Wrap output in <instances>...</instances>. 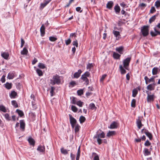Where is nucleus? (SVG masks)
Segmentation results:
<instances>
[{
  "label": "nucleus",
  "mask_w": 160,
  "mask_h": 160,
  "mask_svg": "<svg viewBox=\"0 0 160 160\" xmlns=\"http://www.w3.org/2000/svg\"><path fill=\"white\" fill-rule=\"evenodd\" d=\"M16 112L18 113V115L21 117L24 115L23 113L21 110L17 109L16 111Z\"/></svg>",
  "instance_id": "ea45409f"
},
{
  "label": "nucleus",
  "mask_w": 160,
  "mask_h": 160,
  "mask_svg": "<svg viewBox=\"0 0 160 160\" xmlns=\"http://www.w3.org/2000/svg\"><path fill=\"white\" fill-rule=\"evenodd\" d=\"M37 150L40 152H43L45 151V148L42 146H40L37 148Z\"/></svg>",
  "instance_id": "bb28decb"
},
{
  "label": "nucleus",
  "mask_w": 160,
  "mask_h": 160,
  "mask_svg": "<svg viewBox=\"0 0 160 160\" xmlns=\"http://www.w3.org/2000/svg\"><path fill=\"white\" fill-rule=\"evenodd\" d=\"M158 68L156 67H154L152 70V74L153 75H156L158 73Z\"/></svg>",
  "instance_id": "c85d7f7f"
},
{
  "label": "nucleus",
  "mask_w": 160,
  "mask_h": 160,
  "mask_svg": "<svg viewBox=\"0 0 160 160\" xmlns=\"http://www.w3.org/2000/svg\"><path fill=\"white\" fill-rule=\"evenodd\" d=\"M155 6L157 8L160 7V1L159 0H157L155 2Z\"/></svg>",
  "instance_id": "4d7b16f0"
},
{
  "label": "nucleus",
  "mask_w": 160,
  "mask_h": 160,
  "mask_svg": "<svg viewBox=\"0 0 160 160\" xmlns=\"http://www.w3.org/2000/svg\"><path fill=\"white\" fill-rule=\"evenodd\" d=\"M69 115L70 119V122L71 125H72L74 124L77 123V121L76 119L72 117L71 115L69 114Z\"/></svg>",
  "instance_id": "6e6552de"
},
{
  "label": "nucleus",
  "mask_w": 160,
  "mask_h": 160,
  "mask_svg": "<svg viewBox=\"0 0 160 160\" xmlns=\"http://www.w3.org/2000/svg\"><path fill=\"white\" fill-rule=\"evenodd\" d=\"M81 79L83 80L84 82H85L84 84H85L86 85H87L89 84V81L87 78L83 77V75H82L81 77Z\"/></svg>",
  "instance_id": "dca6fc26"
},
{
  "label": "nucleus",
  "mask_w": 160,
  "mask_h": 160,
  "mask_svg": "<svg viewBox=\"0 0 160 160\" xmlns=\"http://www.w3.org/2000/svg\"><path fill=\"white\" fill-rule=\"evenodd\" d=\"M38 60L37 58H34L32 62V65L35 64L37 62H38Z\"/></svg>",
  "instance_id": "774afa93"
},
{
  "label": "nucleus",
  "mask_w": 160,
  "mask_h": 160,
  "mask_svg": "<svg viewBox=\"0 0 160 160\" xmlns=\"http://www.w3.org/2000/svg\"><path fill=\"white\" fill-rule=\"evenodd\" d=\"M52 0H44V2L41 4L40 8L43 9Z\"/></svg>",
  "instance_id": "0eeeda50"
},
{
  "label": "nucleus",
  "mask_w": 160,
  "mask_h": 160,
  "mask_svg": "<svg viewBox=\"0 0 160 160\" xmlns=\"http://www.w3.org/2000/svg\"><path fill=\"white\" fill-rule=\"evenodd\" d=\"M136 124L138 128L139 129H140L141 127L143 126V125L142 124L141 122V121L139 119V118H138L137 120Z\"/></svg>",
  "instance_id": "6ab92c4d"
},
{
  "label": "nucleus",
  "mask_w": 160,
  "mask_h": 160,
  "mask_svg": "<svg viewBox=\"0 0 160 160\" xmlns=\"http://www.w3.org/2000/svg\"><path fill=\"white\" fill-rule=\"evenodd\" d=\"M146 93L147 94V101L148 103H151L154 100L155 98V96L154 94H150L151 93L148 91H146Z\"/></svg>",
  "instance_id": "7ed1b4c3"
},
{
  "label": "nucleus",
  "mask_w": 160,
  "mask_h": 160,
  "mask_svg": "<svg viewBox=\"0 0 160 160\" xmlns=\"http://www.w3.org/2000/svg\"><path fill=\"white\" fill-rule=\"evenodd\" d=\"M149 26H143L141 29V31L143 36L144 37L148 35L149 34Z\"/></svg>",
  "instance_id": "20e7f679"
},
{
  "label": "nucleus",
  "mask_w": 160,
  "mask_h": 160,
  "mask_svg": "<svg viewBox=\"0 0 160 160\" xmlns=\"http://www.w3.org/2000/svg\"><path fill=\"white\" fill-rule=\"evenodd\" d=\"M38 67L40 68L43 69L45 68L46 66L44 64L39 62L38 63Z\"/></svg>",
  "instance_id": "e433bc0d"
},
{
  "label": "nucleus",
  "mask_w": 160,
  "mask_h": 160,
  "mask_svg": "<svg viewBox=\"0 0 160 160\" xmlns=\"http://www.w3.org/2000/svg\"><path fill=\"white\" fill-rule=\"evenodd\" d=\"M156 11V9L154 7H152L150 10V12L151 13H153Z\"/></svg>",
  "instance_id": "e2e57ef3"
},
{
  "label": "nucleus",
  "mask_w": 160,
  "mask_h": 160,
  "mask_svg": "<svg viewBox=\"0 0 160 160\" xmlns=\"http://www.w3.org/2000/svg\"><path fill=\"white\" fill-rule=\"evenodd\" d=\"M28 140L30 145H32L33 146H34L35 141L31 137H29Z\"/></svg>",
  "instance_id": "4468645a"
},
{
  "label": "nucleus",
  "mask_w": 160,
  "mask_h": 160,
  "mask_svg": "<svg viewBox=\"0 0 160 160\" xmlns=\"http://www.w3.org/2000/svg\"><path fill=\"white\" fill-rule=\"evenodd\" d=\"M119 69L121 74H124L126 73V70L123 68L122 65H120Z\"/></svg>",
  "instance_id": "393cba45"
},
{
  "label": "nucleus",
  "mask_w": 160,
  "mask_h": 160,
  "mask_svg": "<svg viewBox=\"0 0 160 160\" xmlns=\"http://www.w3.org/2000/svg\"><path fill=\"white\" fill-rule=\"evenodd\" d=\"M57 40L56 37L51 36L49 37V40L51 42H54Z\"/></svg>",
  "instance_id": "79ce46f5"
},
{
  "label": "nucleus",
  "mask_w": 160,
  "mask_h": 160,
  "mask_svg": "<svg viewBox=\"0 0 160 160\" xmlns=\"http://www.w3.org/2000/svg\"><path fill=\"white\" fill-rule=\"evenodd\" d=\"M12 105L14 106V107L15 108H18V104L16 102V101L15 100L12 101L11 102Z\"/></svg>",
  "instance_id": "09e8293b"
},
{
  "label": "nucleus",
  "mask_w": 160,
  "mask_h": 160,
  "mask_svg": "<svg viewBox=\"0 0 160 160\" xmlns=\"http://www.w3.org/2000/svg\"><path fill=\"white\" fill-rule=\"evenodd\" d=\"M92 155H95L93 158V160H99V157L98 155L95 152H93L92 153Z\"/></svg>",
  "instance_id": "c03bdc74"
},
{
  "label": "nucleus",
  "mask_w": 160,
  "mask_h": 160,
  "mask_svg": "<svg viewBox=\"0 0 160 160\" xmlns=\"http://www.w3.org/2000/svg\"><path fill=\"white\" fill-rule=\"evenodd\" d=\"M51 89L50 91V95L51 97H52L53 96V92L54 91L55 89V88L53 87H51Z\"/></svg>",
  "instance_id": "603ef678"
},
{
  "label": "nucleus",
  "mask_w": 160,
  "mask_h": 160,
  "mask_svg": "<svg viewBox=\"0 0 160 160\" xmlns=\"http://www.w3.org/2000/svg\"><path fill=\"white\" fill-rule=\"evenodd\" d=\"M114 9L116 13H119L120 11V7L118 5H116L115 6Z\"/></svg>",
  "instance_id": "473e14b6"
},
{
  "label": "nucleus",
  "mask_w": 160,
  "mask_h": 160,
  "mask_svg": "<svg viewBox=\"0 0 160 160\" xmlns=\"http://www.w3.org/2000/svg\"><path fill=\"white\" fill-rule=\"evenodd\" d=\"M45 28L43 25H42L40 29V31L41 32V36L43 37L45 34Z\"/></svg>",
  "instance_id": "a211bd4d"
},
{
  "label": "nucleus",
  "mask_w": 160,
  "mask_h": 160,
  "mask_svg": "<svg viewBox=\"0 0 160 160\" xmlns=\"http://www.w3.org/2000/svg\"><path fill=\"white\" fill-rule=\"evenodd\" d=\"M116 134V132L115 131H109L107 134V136L108 137H110L113 136Z\"/></svg>",
  "instance_id": "f3484780"
},
{
  "label": "nucleus",
  "mask_w": 160,
  "mask_h": 160,
  "mask_svg": "<svg viewBox=\"0 0 160 160\" xmlns=\"http://www.w3.org/2000/svg\"><path fill=\"white\" fill-rule=\"evenodd\" d=\"M32 108H33V110H35L37 108V105L34 103V102H33V101L32 102Z\"/></svg>",
  "instance_id": "0e129e2a"
},
{
  "label": "nucleus",
  "mask_w": 160,
  "mask_h": 160,
  "mask_svg": "<svg viewBox=\"0 0 160 160\" xmlns=\"http://www.w3.org/2000/svg\"><path fill=\"white\" fill-rule=\"evenodd\" d=\"M112 33L114 36L116 37V40H118L120 38V35L119 32L114 30L113 31Z\"/></svg>",
  "instance_id": "1a4fd4ad"
},
{
  "label": "nucleus",
  "mask_w": 160,
  "mask_h": 160,
  "mask_svg": "<svg viewBox=\"0 0 160 160\" xmlns=\"http://www.w3.org/2000/svg\"><path fill=\"white\" fill-rule=\"evenodd\" d=\"M69 150H67L64 149L63 148H62L61 149V152L63 154L66 155L68 153V152Z\"/></svg>",
  "instance_id": "4c0bfd02"
},
{
  "label": "nucleus",
  "mask_w": 160,
  "mask_h": 160,
  "mask_svg": "<svg viewBox=\"0 0 160 160\" xmlns=\"http://www.w3.org/2000/svg\"><path fill=\"white\" fill-rule=\"evenodd\" d=\"M69 84L72 86V87H74L76 85V83L75 81H72L70 82Z\"/></svg>",
  "instance_id": "69168bd1"
},
{
  "label": "nucleus",
  "mask_w": 160,
  "mask_h": 160,
  "mask_svg": "<svg viewBox=\"0 0 160 160\" xmlns=\"http://www.w3.org/2000/svg\"><path fill=\"white\" fill-rule=\"evenodd\" d=\"M0 111H2L4 112H7L6 107L3 105H0Z\"/></svg>",
  "instance_id": "c756f323"
},
{
  "label": "nucleus",
  "mask_w": 160,
  "mask_h": 160,
  "mask_svg": "<svg viewBox=\"0 0 160 160\" xmlns=\"http://www.w3.org/2000/svg\"><path fill=\"white\" fill-rule=\"evenodd\" d=\"M20 128L22 129V131H23L25 130V124L23 120H21L20 121Z\"/></svg>",
  "instance_id": "f8f14e48"
},
{
  "label": "nucleus",
  "mask_w": 160,
  "mask_h": 160,
  "mask_svg": "<svg viewBox=\"0 0 160 160\" xmlns=\"http://www.w3.org/2000/svg\"><path fill=\"white\" fill-rule=\"evenodd\" d=\"M12 84L7 82L6 84H4L5 87L8 89H10L12 88Z\"/></svg>",
  "instance_id": "72a5a7b5"
},
{
  "label": "nucleus",
  "mask_w": 160,
  "mask_h": 160,
  "mask_svg": "<svg viewBox=\"0 0 160 160\" xmlns=\"http://www.w3.org/2000/svg\"><path fill=\"white\" fill-rule=\"evenodd\" d=\"M123 47L121 46L118 47H117L116 48V50L120 54H122L123 53Z\"/></svg>",
  "instance_id": "9d476101"
},
{
  "label": "nucleus",
  "mask_w": 160,
  "mask_h": 160,
  "mask_svg": "<svg viewBox=\"0 0 160 160\" xmlns=\"http://www.w3.org/2000/svg\"><path fill=\"white\" fill-rule=\"evenodd\" d=\"M151 144V143L148 140H147L144 143V145L146 146H148Z\"/></svg>",
  "instance_id": "680f3d73"
},
{
  "label": "nucleus",
  "mask_w": 160,
  "mask_h": 160,
  "mask_svg": "<svg viewBox=\"0 0 160 160\" xmlns=\"http://www.w3.org/2000/svg\"><path fill=\"white\" fill-rule=\"evenodd\" d=\"M143 152L145 156H148L151 154L150 152L146 148L144 149Z\"/></svg>",
  "instance_id": "7c9ffc66"
},
{
  "label": "nucleus",
  "mask_w": 160,
  "mask_h": 160,
  "mask_svg": "<svg viewBox=\"0 0 160 160\" xmlns=\"http://www.w3.org/2000/svg\"><path fill=\"white\" fill-rule=\"evenodd\" d=\"M146 135L149 138L150 140H151L152 139V134L149 132L148 130H145V131L144 132Z\"/></svg>",
  "instance_id": "aec40b11"
},
{
  "label": "nucleus",
  "mask_w": 160,
  "mask_h": 160,
  "mask_svg": "<svg viewBox=\"0 0 160 160\" xmlns=\"http://www.w3.org/2000/svg\"><path fill=\"white\" fill-rule=\"evenodd\" d=\"M90 108L92 110H96V107L93 103H91L89 105Z\"/></svg>",
  "instance_id": "a19ab883"
},
{
  "label": "nucleus",
  "mask_w": 160,
  "mask_h": 160,
  "mask_svg": "<svg viewBox=\"0 0 160 160\" xmlns=\"http://www.w3.org/2000/svg\"><path fill=\"white\" fill-rule=\"evenodd\" d=\"M77 93L78 95L81 96L83 93V90L81 89L77 91Z\"/></svg>",
  "instance_id": "3c124183"
},
{
  "label": "nucleus",
  "mask_w": 160,
  "mask_h": 160,
  "mask_svg": "<svg viewBox=\"0 0 160 160\" xmlns=\"http://www.w3.org/2000/svg\"><path fill=\"white\" fill-rule=\"evenodd\" d=\"M107 75L106 74H104L100 78V81L101 82H103L104 79H105Z\"/></svg>",
  "instance_id": "6e6d98bb"
},
{
  "label": "nucleus",
  "mask_w": 160,
  "mask_h": 160,
  "mask_svg": "<svg viewBox=\"0 0 160 160\" xmlns=\"http://www.w3.org/2000/svg\"><path fill=\"white\" fill-rule=\"evenodd\" d=\"M65 41L66 45L67 46L69 45L71 42V40L70 38H68L67 40H65Z\"/></svg>",
  "instance_id": "864d4df0"
},
{
  "label": "nucleus",
  "mask_w": 160,
  "mask_h": 160,
  "mask_svg": "<svg viewBox=\"0 0 160 160\" xmlns=\"http://www.w3.org/2000/svg\"><path fill=\"white\" fill-rule=\"evenodd\" d=\"M82 71L81 69H79L78 72H76L74 74L73 77L75 78H78L80 76Z\"/></svg>",
  "instance_id": "ddd939ff"
},
{
  "label": "nucleus",
  "mask_w": 160,
  "mask_h": 160,
  "mask_svg": "<svg viewBox=\"0 0 160 160\" xmlns=\"http://www.w3.org/2000/svg\"><path fill=\"white\" fill-rule=\"evenodd\" d=\"M82 75H83V77H86V78L89 77L90 76V73L88 72H86L83 74Z\"/></svg>",
  "instance_id": "13d9d810"
},
{
  "label": "nucleus",
  "mask_w": 160,
  "mask_h": 160,
  "mask_svg": "<svg viewBox=\"0 0 160 160\" xmlns=\"http://www.w3.org/2000/svg\"><path fill=\"white\" fill-rule=\"evenodd\" d=\"M155 85L154 83L152 84H149L147 86V88L150 91L154 90L155 88Z\"/></svg>",
  "instance_id": "2eb2a0df"
},
{
  "label": "nucleus",
  "mask_w": 160,
  "mask_h": 160,
  "mask_svg": "<svg viewBox=\"0 0 160 160\" xmlns=\"http://www.w3.org/2000/svg\"><path fill=\"white\" fill-rule=\"evenodd\" d=\"M4 116L5 119L8 121H9L11 120V118L9 115L8 113H6L4 115Z\"/></svg>",
  "instance_id": "8fccbe9b"
},
{
  "label": "nucleus",
  "mask_w": 160,
  "mask_h": 160,
  "mask_svg": "<svg viewBox=\"0 0 160 160\" xmlns=\"http://www.w3.org/2000/svg\"><path fill=\"white\" fill-rule=\"evenodd\" d=\"M121 55L116 52H114L113 54V57L115 59H119Z\"/></svg>",
  "instance_id": "a878e982"
},
{
  "label": "nucleus",
  "mask_w": 160,
  "mask_h": 160,
  "mask_svg": "<svg viewBox=\"0 0 160 160\" xmlns=\"http://www.w3.org/2000/svg\"><path fill=\"white\" fill-rule=\"evenodd\" d=\"M138 92V91L136 89H134L132 91V96L133 97H135L136 96Z\"/></svg>",
  "instance_id": "a18cd8bd"
},
{
  "label": "nucleus",
  "mask_w": 160,
  "mask_h": 160,
  "mask_svg": "<svg viewBox=\"0 0 160 160\" xmlns=\"http://www.w3.org/2000/svg\"><path fill=\"white\" fill-rule=\"evenodd\" d=\"M72 44L73 45L76 46V47H78V43L77 42V41L76 39L73 41L72 42Z\"/></svg>",
  "instance_id": "052dcab7"
},
{
  "label": "nucleus",
  "mask_w": 160,
  "mask_h": 160,
  "mask_svg": "<svg viewBox=\"0 0 160 160\" xmlns=\"http://www.w3.org/2000/svg\"><path fill=\"white\" fill-rule=\"evenodd\" d=\"M71 109L74 112H76L78 111V108L74 106H71Z\"/></svg>",
  "instance_id": "5fc2aeb1"
},
{
  "label": "nucleus",
  "mask_w": 160,
  "mask_h": 160,
  "mask_svg": "<svg viewBox=\"0 0 160 160\" xmlns=\"http://www.w3.org/2000/svg\"><path fill=\"white\" fill-rule=\"evenodd\" d=\"M77 101V98L73 97H72V99L71 100V103L73 104H76Z\"/></svg>",
  "instance_id": "49530a36"
},
{
  "label": "nucleus",
  "mask_w": 160,
  "mask_h": 160,
  "mask_svg": "<svg viewBox=\"0 0 160 160\" xmlns=\"http://www.w3.org/2000/svg\"><path fill=\"white\" fill-rule=\"evenodd\" d=\"M17 95V93L15 91H12L11 93L10 94V97L11 98H15Z\"/></svg>",
  "instance_id": "4be33fe9"
},
{
  "label": "nucleus",
  "mask_w": 160,
  "mask_h": 160,
  "mask_svg": "<svg viewBox=\"0 0 160 160\" xmlns=\"http://www.w3.org/2000/svg\"><path fill=\"white\" fill-rule=\"evenodd\" d=\"M105 137V133L99 130L97 132L96 134L93 137L94 138H96L97 141L99 145L102 143V140L101 138H104Z\"/></svg>",
  "instance_id": "f257e3e1"
},
{
  "label": "nucleus",
  "mask_w": 160,
  "mask_h": 160,
  "mask_svg": "<svg viewBox=\"0 0 160 160\" xmlns=\"http://www.w3.org/2000/svg\"><path fill=\"white\" fill-rule=\"evenodd\" d=\"M24 43V41L22 38L21 39V45L20 46L21 48H22L23 47Z\"/></svg>",
  "instance_id": "338daca9"
},
{
  "label": "nucleus",
  "mask_w": 160,
  "mask_h": 160,
  "mask_svg": "<svg viewBox=\"0 0 160 160\" xmlns=\"http://www.w3.org/2000/svg\"><path fill=\"white\" fill-rule=\"evenodd\" d=\"M83 102L81 101L80 100L78 101L76 103L77 105L80 107H81L82 106Z\"/></svg>",
  "instance_id": "de8ad7c7"
},
{
  "label": "nucleus",
  "mask_w": 160,
  "mask_h": 160,
  "mask_svg": "<svg viewBox=\"0 0 160 160\" xmlns=\"http://www.w3.org/2000/svg\"><path fill=\"white\" fill-rule=\"evenodd\" d=\"M154 30L155 31L154 32L152 31H151L150 34L151 36H155L158 35H160V32L157 31L155 28H154Z\"/></svg>",
  "instance_id": "9b49d317"
},
{
  "label": "nucleus",
  "mask_w": 160,
  "mask_h": 160,
  "mask_svg": "<svg viewBox=\"0 0 160 160\" xmlns=\"http://www.w3.org/2000/svg\"><path fill=\"white\" fill-rule=\"evenodd\" d=\"M119 126V124L117 121L112 122L110 126H108V128L110 129H116Z\"/></svg>",
  "instance_id": "423d86ee"
},
{
  "label": "nucleus",
  "mask_w": 160,
  "mask_h": 160,
  "mask_svg": "<svg viewBox=\"0 0 160 160\" xmlns=\"http://www.w3.org/2000/svg\"><path fill=\"white\" fill-rule=\"evenodd\" d=\"M28 52L27 49L25 47H24L22 51H21V54L22 55H26L28 54Z\"/></svg>",
  "instance_id": "cd10ccee"
},
{
  "label": "nucleus",
  "mask_w": 160,
  "mask_h": 160,
  "mask_svg": "<svg viewBox=\"0 0 160 160\" xmlns=\"http://www.w3.org/2000/svg\"><path fill=\"white\" fill-rule=\"evenodd\" d=\"M1 56L4 59H7L9 56V54L8 52H4L1 54Z\"/></svg>",
  "instance_id": "b1692460"
},
{
  "label": "nucleus",
  "mask_w": 160,
  "mask_h": 160,
  "mask_svg": "<svg viewBox=\"0 0 160 160\" xmlns=\"http://www.w3.org/2000/svg\"><path fill=\"white\" fill-rule=\"evenodd\" d=\"M158 13H157L151 17L149 20V22L150 23H151L152 22H153L156 19V17L158 16Z\"/></svg>",
  "instance_id": "5701e85b"
},
{
  "label": "nucleus",
  "mask_w": 160,
  "mask_h": 160,
  "mask_svg": "<svg viewBox=\"0 0 160 160\" xmlns=\"http://www.w3.org/2000/svg\"><path fill=\"white\" fill-rule=\"evenodd\" d=\"M36 71L37 73L39 76L41 77L43 75L42 72L40 69L38 68H37Z\"/></svg>",
  "instance_id": "2f4dec72"
},
{
  "label": "nucleus",
  "mask_w": 160,
  "mask_h": 160,
  "mask_svg": "<svg viewBox=\"0 0 160 160\" xmlns=\"http://www.w3.org/2000/svg\"><path fill=\"white\" fill-rule=\"evenodd\" d=\"M85 120L86 118L84 116H81L79 118V121L80 123L82 124L85 121Z\"/></svg>",
  "instance_id": "f704fd0d"
},
{
  "label": "nucleus",
  "mask_w": 160,
  "mask_h": 160,
  "mask_svg": "<svg viewBox=\"0 0 160 160\" xmlns=\"http://www.w3.org/2000/svg\"><path fill=\"white\" fill-rule=\"evenodd\" d=\"M80 128V126L78 124H77L76 126L74 128L75 132L76 133L78 132Z\"/></svg>",
  "instance_id": "58836bf2"
},
{
  "label": "nucleus",
  "mask_w": 160,
  "mask_h": 160,
  "mask_svg": "<svg viewBox=\"0 0 160 160\" xmlns=\"http://www.w3.org/2000/svg\"><path fill=\"white\" fill-rule=\"evenodd\" d=\"M136 100L134 99H133L131 103V106L133 108H135L136 107Z\"/></svg>",
  "instance_id": "37998d69"
},
{
  "label": "nucleus",
  "mask_w": 160,
  "mask_h": 160,
  "mask_svg": "<svg viewBox=\"0 0 160 160\" xmlns=\"http://www.w3.org/2000/svg\"><path fill=\"white\" fill-rule=\"evenodd\" d=\"M93 67V65L92 63H89L87 65V69H90Z\"/></svg>",
  "instance_id": "bf43d9fd"
},
{
  "label": "nucleus",
  "mask_w": 160,
  "mask_h": 160,
  "mask_svg": "<svg viewBox=\"0 0 160 160\" xmlns=\"http://www.w3.org/2000/svg\"><path fill=\"white\" fill-rule=\"evenodd\" d=\"M113 3L112 1L109 2L107 4V8L110 9H111L113 6Z\"/></svg>",
  "instance_id": "412c9836"
},
{
  "label": "nucleus",
  "mask_w": 160,
  "mask_h": 160,
  "mask_svg": "<svg viewBox=\"0 0 160 160\" xmlns=\"http://www.w3.org/2000/svg\"><path fill=\"white\" fill-rule=\"evenodd\" d=\"M50 81V83L53 85L56 84L59 85L61 82L60 77L57 74L53 76L52 79H51Z\"/></svg>",
  "instance_id": "f03ea898"
},
{
  "label": "nucleus",
  "mask_w": 160,
  "mask_h": 160,
  "mask_svg": "<svg viewBox=\"0 0 160 160\" xmlns=\"http://www.w3.org/2000/svg\"><path fill=\"white\" fill-rule=\"evenodd\" d=\"M131 60V58L128 57L123 60L122 61L123 67L126 69H128Z\"/></svg>",
  "instance_id": "39448f33"
},
{
  "label": "nucleus",
  "mask_w": 160,
  "mask_h": 160,
  "mask_svg": "<svg viewBox=\"0 0 160 160\" xmlns=\"http://www.w3.org/2000/svg\"><path fill=\"white\" fill-rule=\"evenodd\" d=\"M14 77V75L12 72L9 73L8 75L7 78L9 79H12Z\"/></svg>",
  "instance_id": "c9c22d12"
}]
</instances>
